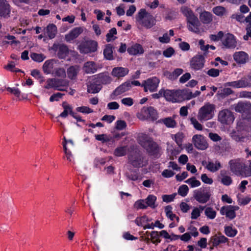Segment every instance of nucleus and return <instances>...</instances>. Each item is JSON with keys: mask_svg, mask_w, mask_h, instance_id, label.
Masks as SVG:
<instances>
[{"mask_svg": "<svg viewBox=\"0 0 251 251\" xmlns=\"http://www.w3.org/2000/svg\"><path fill=\"white\" fill-rule=\"evenodd\" d=\"M235 110L241 113H248L251 110V103L239 102L235 106Z\"/></svg>", "mask_w": 251, "mask_h": 251, "instance_id": "20", "label": "nucleus"}, {"mask_svg": "<svg viewBox=\"0 0 251 251\" xmlns=\"http://www.w3.org/2000/svg\"><path fill=\"white\" fill-rule=\"evenodd\" d=\"M226 171L222 170L221 171L220 174L223 177L221 179V182L226 186H229L232 183V180L230 176H226Z\"/></svg>", "mask_w": 251, "mask_h": 251, "instance_id": "38", "label": "nucleus"}, {"mask_svg": "<svg viewBox=\"0 0 251 251\" xmlns=\"http://www.w3.org/2000/svg\"><path fill=\"white\" fill-rule=\"evenodd\" d=\"M113 47L111 44H107L103 50V54L105 58L107 60H113Z\"/></svg>", "mask_w": 251, "mask_h": 251, "instance_id": "34", "label": "nucleus"}, {"mask_svg": "<svg viewBox=\"0 0 251 251\" xmlns=\"http://www.w3.org/2000/svg\"><path fill=\"white\" fill-rule=\"evenodd\" d=\"M183 72V70L180 68H177L175 69L172 73L167 72L166 75L167 77L171 80H175L177 77L181 75Z\"/></svg>", "mask_w": 251, "mask_h": 251, "instance_id": "35", "label": "nucleus"}, {"mask_svg": "<svg viewBox=\"0 0 251 251\" xmlns=\"http://www.w3.org/2000/svg\"><path fill=\"white\" fill-rule=\"evenodd\" d=\"M181 92L179 94L180 101L181 99H190L193 98L192 92L189 89L178 90Z\"/></svg>", "mask_w": 251, "mask_h": 251, "instance_id": "40", "label": "nucleus"}, {"mask_svg": "<svg viewBox=\"0 0 251 251\" xmlns=\"http://www.w3.org/2000/svg\"><path fill=\"white\" fill-rule=\"evenodd\" d=\"M30 57L34 61L37 62H42L46 58V56L41 53H31L30 54Z\"/></svg>", "mask_w": 251, "mask_h": 251, "instance_id": "49", "label": "nucleus"}, {"mask_svg": "<svg viewBox=\"0 0 251 251\" xmlns=\"http://www.w3.org/2000/svg\"><path fill=\"white\" fill-rule=\"evenodd\" d=\"M219 121L223 125H230L234 120L233 113L228 109H224L221 111L218 115Z\"/></svg>", "mask_w": 251, "mask_h": 251, "instance_id": "8", "label": "nucleus"}, {"mask_svg": "<svg viewBox=\"0 0 251 251\" xmlns=\"http://www.w3.org/2000/svg\"><path fill=\"white\" fill-rule=\"evenodd\" d=\"M206 167L210 171L215 172L221 167V165L219 161H216L215 164L212 162H209Z\"/></svg>", "mask_w": 251, "mask_h": 251, "instance_id": "41", "label": "nucleus"}, {"mask_svg": "<svg viewBox=\"0 0 251 251\" xmlns=\"http://www.w3.org/2000/svg\"><path fill=\"white\" fill-rule=\"evenodd\" d=\"M159 82V79L157 77H154L144 81V83L142 84V86L144 87L145 92H147L148 90L151 92H153L156 90Z\"/></svg>", "mask_w": 251, "mask_h": 251, "instance_id": "11", "label": "nucleus"}, {"mask_svg": "<svg viewBox=\"0 0 251 251\" xmlns=\"http://www.w3.org/2000/svg\"><path fill=\"white\" fill-rule=\"evenodd\" d=\"M181 11L186 17L188 29L196 33H200L199 27L201 25V23L193 11L188 7L183 6L181 8Z\"/></svg>", "mask_w": 251, "mask_h": 251, "instance_id": "1", "label": "nucleus"}, {"mask_svg": "<svg viewBox=\"0 0 251 251\" xmlns=\"http://www.w3.org/2000/svg\"><path fill=\"white\" fill-rule=\"evenodd\" d=\"M149 118L152 120L156 119L157 118V113L156 110L152 107H149Z\"/></svg>", "mask_w": 251, "mask_h": 251, "instance_id": "59", "label": "nucleus"}, {"mask_svg": "<svg viewBox=\"0 0 251 251\" xmlns=\"http://www.w3.org/2000/svg\"><path fill=\"white\" fill-rule=\"evenodd\" d=\"M64 95L63 94L61 93H57L52 95L50 98V101L53 102L54 101H58L59 99H61L62 96Z\"/></svg>", "mask_w": 251, "mask_h": 251, "instance_id": "64", "label": "nucleus"}, {"mask_svg": "<svg viewBox=\"0 0 251 251\" xmlns=\"http://www.w3.org/2000/svg\"><path fill=\"white\" fill-rule=\"evenodd\" d=\"M129 70L127 68L117 67L113 69L111 74L114 77L120 78L126 76Z\"/></svg>", "mask_w": 251, "mask_h": 251, "instance_id": "21", "label": "nucleus"}, {"mask_svg": "<svg viewBox=\"0 0 251 251\" xmlns=\"http://www.w3.org/2000/svg\"><path fill=\"white\" fill-rule=\"evenodd\" d=\"M190 121L195 128L199 130H201L202 129V125L198 122L196 119L192 117L190 118Z\"/></svg>", "mask_w": 251, "mask_h": 251, "instance_id": "55", "label": "nucleus"}, {"mask_svg": "<svg viewBox=\"0 0 251 251\" xmlns=\"http://www.w3.org/2000/svg\"><path fill=\"white\" fill-rule=\"evenodd\" d=\"M51 50L57 52V56L60 59L65 58L69 53L67 46L63 44H54Z\"/></svg>", "mask_w": 251, "mask_h": 251, "instance_id": "9", "label": "nucleus"}, {"mask_svg": "<svg viewBox=\"0 0 251 251\" xmlns=\"http://www.w3.org/2000/svg\"><path fill=\"white\" fill-rule=\"evenodd\" d=\"M77 111L85 114L93 112V110L87 106H80L76 108Z\"/></svg>", "mask_w": 251, "mask_h": 251, "instance_id": "56", "label": "nucleus"}, {"mask_svg": "<svg viewBox=\"0 0 251 251\" xmlns=\"http://www.w3.org/2000/svg\"><path fill=\"white\" fill-rule=\"evenodd\" d=\"M46 32L50 39L54 38L57 33L56 25L54 24H50L46 28Z\"/></svg>", "mask_w": 251, "mask_h": 251, "instance_id": "32", "label": "nucleus"}, {"mask_svg": "<svg viewBox=\"0 0 251 251\" xmlns=\"http://www.w3.org/2000/svg\"><path fill=\"white\" fill-rule=\"evenodd\" d=\"M190 65L192 69L198 70L201 69L204 65V56L202 54L198 53L190 60Z\"/></svg>", "mask_w": 251, "mask_h": 251, "instance_id": "10", "label": "nucleus"}, {"mask_svg": "<svg viewBox=\"0 0 251 251\" xmlns=\"http://www.w3.org/2000/svg\"><path fill=\"white\" fill-rule=\"evenodd\" d=\"M194 197L200 203H204V189L201 188L194 191Z\"/></svg>", "mask_w": 251, "mask_h": 251, "instance_id": "36", "label": "nucleus"}, {"mask_svg": "<svg viewBox=\"0 0 251 251\" xmlns=\"http://www.w3.org/2000/svg\"><path fill=\"white\" fill-rule=\"evenodd\" d=\"M215 106L213 104H205V121L212 119L214 115Z\"/></svg>", "mask_w": 251, "mask_h": 251, "instance_id": "24", "label": "nucleus"}, {"mask_svg": "<svg viewBox=\"0 0 251 251\" xmlns=\"http://www.w3.org/2000/svg\"><path fill=\"white\" fill-rule=\"evenodd\" d=\"M79 68L78 66H72L67 69V75L69 78L75 79L78 73Z\"/></svg>", "mask_w": 251, "mask_h": 251, "instance_id": "30", "label": "nucleus"}, {"mask_svg": "<svg viewBox=\"0 0 251 251\" xmlns=\"http://www.w3.org/2000/svg\"><path fill=\"white\" fill-rule=\"evenodd\" d=\"M137 20L147 28H151L155 25V19L153 16L147 12L145 9H141L138 12Z\"/></svg>", "mask_w": 251, "mask_h": 251, "instance_id": "3", "label": "nucleus"}, {"mask_svg": "<svg viewBox=\"0 0 251 251\" xmlns=\"http://www.w3.org/2000/svg\"><path fill=\"white\" fill-rule=\"evenodd\" d=\"M176 117V115L173 117H169L162 119L161 120L162 123H163L168 128H174L176 126V122L175 120Z\"/></svg>", "mask_w": 251, "mask_h": 251, "instance_id": "28", "label": "nucleus"}, {"mask_svg": "<svg viewBox=\"0 0 251 251\" xmlns=\"http://www.w3.org/2000/svg\"><path fill=\"white\" fill-rule=\"evenodd\" d=\"M232 139L237 142H243L245 139L244 136L239 130H233L230 133Z\"/></svg>", "mask_w": 251, "mask_h": 251, "instance_id": "33", "label": "nucleus"}, {"mask_svg": "<svg viewBox=\"0 0 251 251\" xmlns=\"http://www.w3.org/2000/svg\"><path fill=\"white\" fill-rule=\"evenodd\" d=\"M232 205L223 206L220 210V213L222 215H226V218L232 220L236 217L235 209H232L234 208Z\"/></svg>", "mask_w": 251, "mask_h": 251, "instance_id": "15", "label": "nucleus"}, {"mask_svg": "<svg viewBox=\"0 0 251 251\" xmlns=\"http://www.w3.org/2000/svg\"><path fill=\"white\" fill-rule=\"evenodd\" d=\"M101 85L97 82V80L95 78L93 81L88 85L87 92L89 93H97L101 90Z\"/></svg>", "mask_w": 251, "mask_h": 251, "instance_id": "25", "label": "nucleus"}, {"mask_svg": "<svg viewBox=\"0 0 251 251\" xmlns=\"http://www.w3.org/2000/svg\"><path fill=\"white\" fill-rule=\"evenodd\" d=\"M189 188L186 185H183L179 187L178 193L182 197H185L188 193Z\"/></svg>", "mask_w": 251, "mask_h": 251, "instance_id": "53", "label": "nucleus"}, {"mask_svg": "<svg viewBox=\"0 0 251 251\" xmlns=\"http://www.w3.org/2000/svg\"><path fill=\"white\" fill-rule=\"evenodd\" d=\"M128 163L134 168H141L146 166L148 162L140 152L135 151L128 156Z\"/></svg>", "mask_w": 251, "mask_h": 251, "instance_id": "4", "label": "nucleus"}, {"mask_svg": "<svg viewBox=\"0 0 251 251\" xmlns=\"http://www.w3.org/2000/svg\"><path fill=\"white\" fill-rule=\"evenodd\" d=\"M98 69L96 64L93 61H88L84 64L83 70L87 74H94Z\"/></svg>", "mask_w": 251, "mask_h": 251, "instance_id": "22", "label": "nucleus"}, {"mask_svg": "<svg viewBox=\"0 0 251 251\" xmlns=\"http://www.w3.org/2000/svg\"><path fill=\"white\" fill-rule=\"evenodd\" d=\"M131 88L130 81H127L119 86L113 92L112 95L114 96H119Z\"/></svg>", "mask_w": 251, "mask_h": 251, "instance_id": "19", "label": "nucleus"}, {"mask_svg": "<svg viewBox=\"0 0 251 251\" xmlns=\"http://www.w3.org/2000/svg\"><path fill=\"white\" fill-rule=\"evenodd\" d=\"M138 118L141 120H145L149 118V107H144L140 113L137 114Z\"/></svg>", "mask_w": 251, "mask_h": 251, "instance_id": "39", "label": "nucleus"}, {"mask_svg": "<svg viewBox=\"0 0 251 251\" xmlns=\"http://www.w3.org/2000/svg\"><path fill=\"white\" fill-rule=\"evenodd\" d=\"M138 140L139 144L151 155H157L159 153L160 149L158 145L148 135L140 134Z\"/></svg>", "mask_w": 251, "mask_h": 251, "instance_id": "2", "label": "nucleus"}, {"mask_svg": "<svg viewBox=\"0 0 251 251\" xmlns=\"http://www.w3.org/2000/svg\"><path fill=\"white\" fill-rule=\"evenodd\" d=\"M95 79L100 85L109 84L112 81L111 77L104 74H99Z\"/></svg>", "mask_w": 251, "mask_h": 251, "instance_id": "29", "label": "nucleus"}, {"mask_svg": "<svg viewBox=\"0 0 251 251\" xmlns=\"http://www.w3.org/2000/svg\"><path fill=\"white\" fill-rule=\"evenodd\" d=\"M226 86H230L234 88H246L251 86V83L246 77H242L241 79L226 83Z\"/></svg>", "mask_w": 251, "mask_h": 251, "instance_id": "13", "label": "nucleus"}, {"mask_svg": "<svg viewBox=\"0 0 251 251\" xmlns=\"http://www.w3.org/2000/svg\"><path fill=\"white\" fill-rule=\"evenodd\" d=\"M185 182L190 184L191 187L199 186L201 185L200 181L196 179L194 177H191L185 181Z\"/></svg>", "mask_w": 251, "mask_h": 251, "instance_id": "52", "label": "nucleus"}, {"mask_svg": "<svg viewBox=\"0 0 251 251\" xmlns=\"http://www.w3.org/2000/svg\"><path fill=\"white\" fill-rule=\"evenodd\" d=\"M127 50L131 55L141 54L144 52V50L142 46L138 44H135L129 47Z\"/></svg>", "mask_w": 251, "mask_h": 251, "instance_id": "26", "label": "nucleus"}, {"mask_svg": "<svg viewBox=\"0 0 251 251\" xmlns=\"http://www.w3.org/2000/svg\"><path fill=\"white\" fill-rule=\"evenodd\" d=\"M98 43L93 40L87 41L81 43L78 47L79 51L81 53H88L93 52L97 50Z\"/></svg>", "mask_w": 251, "mask_h": 251, "instance_id": "7", "label": "nucleus"}, {"mask_svg": "<svg viewBox=\"0 0 251 251\" xmlns=\"http://www.w3.org/2000/svg\"><path fill=\"white\" fill-rule=\"evenodd\" d=\"M56 61L54 59L47 60L43 66V70L45 73L49 74L53 72L54 64Z\"/></svg>", "mask_w": 251, "mask_h": 251, "instance_id": "27", "label": "nucleus"}, {"mask_svg": "<svg viewBox=\"0 0 251 251\" xmlns=\"http://www.w3.org/2000/svg\"><path fill=\"white\" fill-rule=\"evenodd\" d=\"M156 200V197L152 195H150L146 199V203L147 206H150L151 208H155L156 205L155 204V202Z\"/></svg>", "mask_w": 251, "mask_h": 251, "instance_id": "42", "label": "nucleus"}, {"mask_svg": "<svg viewBox=\"0 0 251 251\" xmlns=\"http://www.w3.org/2000/svg\"><path fill=\"white\" fill-rule=\"evenodd\" d=\"M114 154L117 156H124L126 153V147H120L117 148L114 151Z\"/></svg>", "mask_w": 251, "mask_h": 251, "instance_id": "47", "label": "nucleus"}, {"mask_svg": "<svg viewBox=\"0 0 251 251\" xmlns=\"http://www.w3.org/2000/svg\"><path fill=\"white\" fill-rule=\"evenodd\" d=\"M151 242L153 244H157L160 242L159 239V234L157 231H153L150 233Z\"/></svg>", "mask_w": 251, "mask_h": 251, "instance_id": "51", "label": "nucleus"}, {"mask_svg": "<svg viewBox=\"0 0 251 251\" xmlns=\"http://www.w3.org/2000/svg\"><path fill=\"white\" fill-rule=\"evenodd\" d=\"M226 9L224 7L218 6L213 8V13L217 16H222L225 13Z\"/></svg>", "mask_w": 251, "mask_h": 251, "instance_id": "48", "label": "nucleus"}, {"mask_svg": "<svg viewBox=\"0 0 251 251\" xmlns=\"http://www.w3.org/2000/svg\"><path fill=\"white\" fill-rule=\"evenodd\" d=\"M117 33V30L115 27H113L111 28L110 30H109L108 33H107V34L106 35V41L107 42H109L112 40H115L116 38V37H114V35H116Z\"/></svg>", "mask_w": 251, "mask_h": 251, "instance_id": "46", "label": "nucleus"}, {"mask_svg": "<svg viewBox=\"0 0 251 251\" xmlns=\"http://www.w3.org/2000/svg\"><path fill=\"white\" fill-rule=\"evenodd\" d=\"M31 75L34 77L39 79L40 82H42L44 81L43 79V77L41 76V73L40 71L38 70H33L31 72Z\"/></svg>", "mask_w": 251, "mask_h": 251, "instance_id": "62", "label": "nucleus"}, {"mask_svg": "<svg viewBox=\"0 0 251 251\" xmlns=\"http://www.w3.org/2000/svg\"><path fill=\"white\" fill-rule=\"evenodd\" d=\"M184 138V134L182 132H178L175 135V140L178 145L182 143V139Z\"/></svg>", "mask_w": 251, "mask_h": 251, "instance_id": "58", "label": "nucleus"}, {"mask_svg": "<svg viewBox=\"0 0 251 251\" xmlns=\"http://www.w3.org/2000/svg\"><path fill=\"white\" fill-rule=\"evenodd\" d=\"M176 195V193L172 195H162V198L163 201L168 203L173 201Z\"/></svg>", "mask_w": 251, "mask_h": 251, "instance_id": "54", "label": "nucleus"}, {"mask_svg": "<svg viewBox=\"0 0 251 251\" xmlns=\"http://www.w3.org/2000/svg\"><path fill=\"white\" fill-rule=\"evenodd\" d=\"M175 53V50L172 47H170L164 50L163 54L166 57H170Z\"/></svg>", "mask_w": 251, "mask_h": 251, "instance_id": "63", "label": "nucleus"}, {"mask_svg": "<svg viewBox=\"0 0 251 251\" xmlns=\"http://www.w3.org/2000/svg\"><path fill=\"white\" fill-rule=\"evenodd\" d=\"M172 210V207L171 205H167L165 208V211L167 217L173 221L175 217H176V215L173 213Z\"/></svg>", "mask_w": 251, "mask_h": 251, "instance_id": "50", "label": "nucleus"}, {"mask_svg": "<svg viewBox=\"0 0 251 251\" xmlns=\"http://www.w3.org/2000/svg\"><path fill=\"white\" fill-rule=\"evenodd\" d=\"M230 171L237 176L243 177L246 165L240 159H232L228 163Z\"/></svg>", "mask_w": 251, "mask_h": 251, "instance_id": "5", "label": "nucleus"}, {"mask_svg": "<svg viewBox=\"0 0 251 251\" xmlns=\"http://www.w3.org/2000/svg\"><path fill=\"white\" fill-rule=\"evenodd\" d=\"M222 44L226 49H234L237 46L236 37L232 34L227 33L223 40Z\"/></svg>", "mask_w": 251, "mask_h": 251, "instance_id": "14", "label": "nucleus"}, {"mask_svg": "<svg viewBox=\"0 0 251 251\" xmlns=\"http://www.w3.org/2000/svg\"><path fill=\"white\" fill-rule=\"evenodd\" d=\"M68 84L69 82L66 79L50 78L47 80V85L45 86V88L46 89L52 88L58 91H65V89L62 88V87L68 86Z\"/></svg>", "mask_w": 251, "mask_h": 251, "instance_id": "6", "label": "nucleus"}, {"mask_svg": "<svg viewBox=\"0 0 251 251\" xmlns=\"http://www.w3.org/2000/svg\"><path fill=\"white\" fill-rule=\"evenodd\" d=\"M220 71L218 69L212 68L207 72V74L212 77H217L219 75Z\"/></svg>", "mask_w": 251, "mask_h": 251, "instance_id": "60", "label": "nucleus"}, {"mask_svg": "<svg viewBox=\"0 0 251 251\" xmlns=\"http://www.w3.org/2000/svg\"><path fill=\"white\" fill-rule=\"evenodd\" d=\"M233 91L229 88H225L221 90H219L217 92V95L221 98H224L226 97L233 93Z\"/></svg>", "mask_w": 251, "mask_h": 251, "instance_id": "43", "label": "nucleus"}, {"mask_svg": "<svg viewBox=\"0 0 251 251\" xmlns=\"http://www.w3.org/2000/svg\"><path fill=\"white\" fill-rule=\"evenodd\" d=\"M134 206L137 209H146L147 207V204L145 201L143 200L137 201L135 203Z\"/></svg>", "mask_w": 251, "mask_h": 251, "instance_id": "57", "label": "nucleus"}, {"mask_svg": "<svg viewBox=\"0 0 251 251\" xmlns=\"http://www.w3.org/2000/svg\"><path fill=\"white\" fill-rule=\"evenodd\" d=\"M83 29L81 27H76L72 29L68 34L65 35V39L67 42H71L76 39L83 32Z\"/></svg>", "mask_w": 251, "mask_h": 251, "instance_id": "17", "label": "nucleus"}, {"mask_svg": "<svg viewBox=\"0 0 251 251\" xmlns=\"http://www.w3.org/2000/svg\"><path fill=\"white\" fill-rule=\"evenodd\" d=\"M233 57L235 61L238 64H244L249 60V55L243 51L235 52Z\"/></svg>", "mask_w": 251, "mask_h": 251, "instance_id": "16", "label": "nucleus"}, {"mask_svg": "<svg viewBox=\"0 0 251 251\" xmlns=\"http://www.w3.org/2000/svg\"><path fill=\"white\" fill-rule=\"evenodd\" d=\"M5 68L13 72H21L20 70L15 68V63L13 62H11L9 63L5 67Z\"/></svg>", "mask_w": 251, "mask_h": 251, "instance_id": "61", "label": "nucleus"}, {"mask_svg": "<svg viewBox=\"0 0 251 251\" xmlns=\"http://www.w3.org/2000/svg\"><path fill=\"white\" fill-rule=\"evenodd\" d=\"M151 219H149L147 216L144 215L137 217L134 222L137 226L144 227L146 224L151 221Z\"/></svg>", "mask_w": 251, "mask_h": 251, "instance_id": "37", "label": "nucleus"}, {"mask_svg": "<svg viewBox=\"0 0 251 251\" xmlns=\"http://www.w3.org/2000/svg\"><path fill=\"white\" fill-rule=\"evenodd\" d=\"M181 92L177 90H164V97L169 101L178 102L180 101L179 94Z\"/></svg>", "mask_w": 251, "mask_h": 251, "instance_id": "12", "label": "nucleus"}, {"mask_svg": "<svg viewBox=\"0 0 251 251\" xmlns=\"http://www.w3.org/2000/svg\"><path fill=\"white\" fill-rule=\"evenodd\" d=\"M62 106L64 109L63 111L60 114V116L62 118H66L68 114L72 115L73 114V108L67 102L64 101L62 103Z\"/></svg>", "mask_w": 251, "mask_h": 251, "instance_id": "31", "label": "nucleus"}, {"mask_svg": "<svg viewBox=\"0 0 251 251\" xmlns=\"http://www.w3.org/2000/svg\"><path fill=\"white\" fill-rule=\"evenodd\" d=\"M225 232L226 236L230 237L235 236L237 233V230L235 228H233L230 226H225Z\"/></svg>", "mask_w": 251, "mask_h": 251, "instance_id": "44", "label": "nucleus"}, {"mask_svg": "<svg viewBox=\"0 0 251 251\" xmlns=\"http://www.w3.org/2000/svg\"><path fill=\"white\" fill-rule=\"evenodd\" d=\"M216 211L212 208L210 207H205V215H206L209 219H214L216 217Z\"/></svg>", "mask_w": 251, "mask_h": 251, "instance_id": "45", "label": "nucleus"}, {"mask_svg": "<svg viewBox=\"0 0 251 251\" xmlns=\"http://www.w3.org/2000/svg\"><path fill=\"white\" fill-rule=\"evenodd\" d=\"M192 141L196 148L199 150L204 149V137L201 135H195L192 138Z\"/></svg>", "mask_w": 251, "mask_h": 251, "instance_id": "23", "label": "nucleus"}, {"mask_svg": "<svg viewBox=\"0 0 251 251\" xmlns=\"http://www.w3.org/2000/svg\"><path fill=\"white\" fill-rule=\"evenodd\" d=\"M10 6L6 0H0V16L4 18L9 17Z\"/></svg>", "mask_w": 251, "mask_h": 251, "instance_id": "18", "label": "nucleus"}]
</instances>
